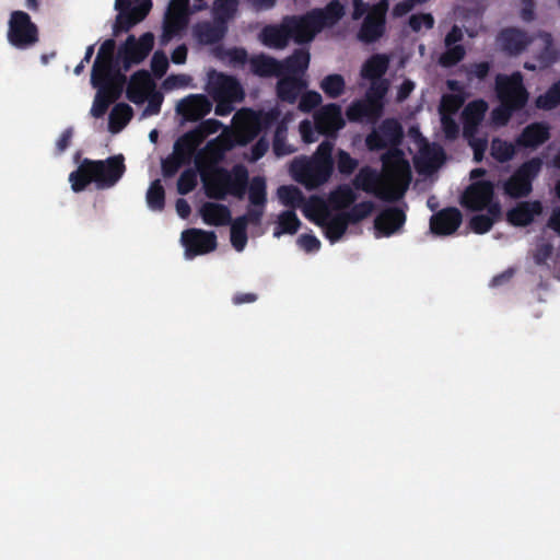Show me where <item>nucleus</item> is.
<instances>
[{
    "mask_svg": "<svg viewBox=\"0 0 560 560\" xmlns=\"http://www.w3.org/2000/svg\"><path fill=\"white\" fill-rule=\"evenodd\" d=\"M116 71H124L122 65L120 62L101 60L97 66V59L95 58L91 73L92 85L96 86L102 81L114 77L116 74Z\"/></svg>",
    "mask_w": 560,
    "mask_h": 560,
    "instance_id": "40",
    "label": "nucleus"
},
{
    "mask_svg": "<svg viewBox=\"0 0 560 560\" xmlns=\"http://www.w3.org/2000/svg\"><path fill=\"white\" fill-rule=\"evenodd\" d=\"M550 138V128L545 122L527 125L515 139V144L522 148L536 149Z\"/></svg>",
    "mask_w": 560,
    "mask_h": 560,
    "instance_id": "26",
    "label": "nucleus"
},
{
    "mask_svg": "<svg viewBox=\"0 0 560 560\" xmlns=\"http://www.w3.org/2000/svg\"><path fill=\"white\" fill-rule=\"evenodd\" d=\"M240 0H215L213 11L215 21L226 23L232 20L238 8Z\"/></svg>",
    "mask_w": 560,
    "mask_h": 560,
    "instance_id": "51",
    "label": "nucleus"
},
{
    "mask_svg": "<svg viewBox=\"0 0 560 560\" xmlns=\"http://www.w3.org/2000/svg\"><path fill=\"white\" fill-rule=\"evenodd\" d=\"M182 243L185 247V256L188 259L211 253L218 246L215 233L200 229L185 230L182 233Z\"/></svg>",
    "mask_w": 560,
    "mask_h": 560,
    "instance_id": "14",
    "label": "nucleus"
},
{
    "mask_svg": "<svg viewBox=\"0 0 560 560\" xmlns=\"http://www.w3.org/2000/svg\"><path fill=\"white\" fill-rule=\"evenodd\" d=\"M322 103V95L316 91L305 92L299 103V108L302 112L310 113Z\"/></svg>",
    "mask_w": 560,
    "mask_h": 560,
    "instance_id": "62",
    "label": "nucleus"
},
{
    "mask_svg": "<svg viewBox=\"0 0 560 560\" xmlns=\"http://www.w3.org/2000/svg\"><path fill=\"white\" fill-rule=\"evenodd\" d=\"M490 150L491 156L500 163L511 161L516 153L515 144L500 138H493Z\"/></svg>",
    "mask_w": 560,
    "mask_h": 560,
    "instance_id": "44",
    "label": "nucleus"
},
{
    "mask_svg": "<svg viewBox=\"0 0 560 560\" xmlns=\"http://www.w3.org/2000/svg\"><path fill=\"white\" fill-rule=\"evenodd\" d=\"M498 42L505 54L517 56L532 44L533 37L521 28L506 27L499 33Z\"/></svg>",
    "mask_w": 560,
    "mask_h": 560,
    "instance_id": "18",
    "label": "nucleus"
},
{
    "mask_svg": "<svg viewBox=\"0 0 560 560\" xmlns=\"http://www.w3.org/2000/svg\"><path fill=\"white\" fill-rule=\"evenodd\" d=\"M314 121L317 132L323 136H335L345 127L341 107L335 103L322 106L314 114Z\"/></svg>",
    "mask_w": 560,
    "mask_h": 560,
    "instance_id": "17",
    "label": "nucleus"
},
{
    "mask_svg": "<svg viewBox=\"0 0 560 560\" xmlns=\"http://www.w3.org/2000/svg\"><path fill=\"white\" fill-rule=\"evenodd\" d=\"M258 38L260 43L272 49H284L291 42L284 16L278 24H268L262 27Z\"/></svg>",
    "mask_w": 560,
    "mask_h": 560,
    "instance_id": "24",
    "label": "nucleus"
},
{
    "mask_svg": "<svg viewBox=\"0 0 560 560\" xmlns=\"http://www.w3.org/2000/svg\"><path fill=\"white\" fill-rule=\"evenodd\" d=\"M384 179L370 166H363L352 180L355 189L374 194L377 198L393 202L400 199L407 190L411 171L401 151L394 150L382 156Z\"/></svg>",
    "mask_w": 560,
    "mask_h": 560,
    "instance_id": "1",
    "label": "nucleus"
},
{
    "mask_svg": "<svg viewBox=\"0 0 560 560\" xmlns=\"http://www.w3.org/2000/svg\"><path fill=\"white\" fill-rule=\"evenodd\" d=\"M332 150L334 143L329 140H324L311 158L330 166V168L334 170Z\"/></svg>",
    "mask_w": 560,
    "mask_h": 560,
    "instance_id": "59",
    "label": "nucleus"
},
{
    "mask_svg": "<svg viewBox=\"0 0 560 560\" xmlns=\"http://www.w3.org/2000/svg\"><path fill=\"white\" fill-rule=\"evenodd\" d=\"M304 214L324 229V234L331 244L341 240L349 226L341 212L331 214L327 203L317 197L312 198L311 206L304 209Z\"/></svg>",
    "mask_w": 560,
    "mask_h": 560,
    "instance_id": "6",
    "label": "nucleus"
},
{
    "mask_svg": "<svg viewBox=\"0 0 560 560\" xmlns=\"http://www.w3.org/2000/svg\"><path fill=\"white\" fill-rule=\"evenodd\" d=\"M495 92L501 104H505L512 109H522L528 101V92L520 72H514L511 75L497 74Z\"/></svg>",
    "mask_w": 560,
    "mask_h": 560,
    "instance_id": "11",
    "label": "nucleus"
},
{
    "mask_svg": "<svg viewBox=\"0 0 560 560\" xmlns=\"http://www.w3.org/2000/svg\"><path fill=\"white\" fill-rule=\"evenodd\" d=\"M154 89L155 84L150 73L147 70H138L130 78L126 95L133 104H142Z\"/></svg>",
    "mask_w": 560,
    "mask_h": 560,
    "instance_id": "23",
    "label": "nucleus"
},
{
    "mask_svg": "<svg viewBox=\"0 0 560 560\" xmlns=\"http://www.w3.org/2000/svg\"><path fill=\"white\" fill-rule=\"evenodd\" d=\"M206 192L210 198L225 199L226 194L242 200L249 194L248 171L244 165L237 164L232 171L224 167H214L209 178L203 177Z\"/></svg>",
    "mask_w": 560,
    "mask_h": 560,
    "instance_id": "4",
    "label": "nucleus"
},
{
    "mask_svg": "<svg viewBox=\"0 0 560 560\" xmlns=\"http://www.w3.org/2000/svg\"><path fill=\"white\" fill-rule=\"evenodd\" d=\"M281 110L275 106L269 110H254L244 108L238 110L234 118L237 119V131L240 133L242 144L253 141L260 132L269 130L272 126L278 125L281 118Z\"/></svg>",
    "mask_w": 560,
    "mask_h": 560,
    "instance_id": "5",
    "label": "nucleus"
},
{
    "mask_svg": "<svg viewBox=\"0 0 560 560\" xmlns=\"http://www.w3.org/2000/svg\"><path fill=\"white\" fill-rule=\"evenodd\" d=\"M288 136V122L285 119H282L278 122L272 141V150L275 155L284 156L294 152V148L287 142Z\"/></svg>",
    "mask_w": 560,
    "mask_h": 560,
    "instance_id": "41",
    "label": "nucleus"
},
{
    "mask_svg": "<svg viewBox=\"0 0 560 560\" xmlns=\"http://www.w3.org/2000/svg\"><path fill=\"white\" fill-rule=\"evenodd\" d=\"M212 109V103L203 94H192L179 102L177 112L185 120L198 121Z\"/></svg>",
    "mask_w": 560,
    "mask_h": 560,
    "instance_id": "19",
    "label": "nucleus"
},
{
    "mask_svg": "<svg viewBox=\"0 0 560 560\" xmlns=\"http://www.w3.org/2000/svg\"><path fill=\"white\" fill-rule=\"evenodd\" d=\"M183 165H186L183 160L177 158L175 154H171L166 159L162 160V174L164 177L171 178L177 174Z\"/></svg>",
    "mask_w": 560,
    "mask_h": 560,
    "instance_id": "60",
    "label": "nucleus"
},
{
    "mask_svg": "<svg viewBox=\"0 0 560 560\" xmlns=\"http://www.w3.org/2000/svg\"><path fill=\"white\" fill-rule=\"evenodd\" d=\"M358 196L349 185H339L328 196V202L334 210H345L350 208Z\"/></svg>",
    "mask_w": 560,
    "mask_h": 560,
    "instance_id": "37",
    "label": "nucleus"
},
{
    "mask_svg": "<svg viewBox=\"0 0 560 560\" xmlns=\"http://www.w3.org/2000/svg\"><path fill=\"white\" fill-rule=\"evenodd\" d=\"M291 40L303 45L314 40L319 33L311 11L304 14L284 15Z\"/></svg>",
    "mask_w": 560,
    "mask_h": 560,
    "instance_id": "15",
    "label": "nucleus"
},
{
    "mask_svg": "<svg viewBox=\"0 0 560 560\" xmlns=\"http://www.w3.org/2000/svg\"><path fill=\"white\" fill-rule=\"evenodd\" d=\"M434 25V19L430 13H417L409 18V26L413 32H419L422 26L430 30Z\"/></svg>",
    "mask_w": 560,
    "mask_h": 560,
    "instance_id": "64",
    "label": "nucleus"
},
{
    "mask_svg": "<svg viewBox=\"0 0 560 560\" xmlns=\"http://www.w3.org/2000/svg\"><path fill=\"white\" fill-rule=\"evenodd\" d=\"M301 226V221L293 210H287L280 213L278 226L273 235L279 237L281 234H295Z\"/></svg>",
    "mask_w": 560,
    "mask_h": 560,
    "instance_id": "42",
    "label": "nucleus"
},
{
    "mask_svg": "<svg viewBox=\"0 0 560 560\" xmlns=\"http://www.w3.org/2000/svg\"><path fill=\"white\" fill-rule=\"evenodd\" d=\"M207 92L213 100L244 97V91L234 77L215 71L209 74Z\"/></svg>",
    "mask_w": 560,
    "mask_h": 560,
    "instance_id": "16",
    "label": "nucleus"
},
{
    "mask_svg": "<svg viewBox=\"0 0 560 560\" xmlns=\"http://www.w3.org/2000/svg\"><path fill=\"white\" fill-rule=\"evenodd\" d=\"M539 37L544 42V48L537 56V59L542 67H549L559 59V51L553 45V38L550 33L541 32Z\"/></svg>",
    "mask_w": 560,
    "mask_h": 560,
    "instance_id": "43",
    "label": "nucleus"
},
{
    "mask_svg": "<svg viewBox=\"0 0 560 560\" xmlns=\"http://www.w3.org/2000/svg\"><path fill=\"white\" fill-rule=\"evenodd\" d=\"M250 71L260 78L282 77V63L276 58L259 54L249 59Z\"/></svg>",
    "mask_w": 560,
    "mask_h": 560,
    "instance_id": "29",
    "label": "nucleus"
},
{
    "mask_svg": "<svg viewBox=\"0 0 560 560\" xmlns=\"http://www.w3.org/2000/svg\"><path fill=\"white\" fill-rule=\"evenodd\" d=\"M541 212L540 201H521L506 212V221L513 226H527Z\"/></svg>",
    "mask_w": 560,
    "mask_h": 560,
    "instance_id": "25",
    "label": "nucleus"
},
{
    "mask_svg": "<svg viewBox=\"0 0 560 560\" xmlns=\"http://www.w3.org/2000/svg\"><path fill=\"white\" fill-rule=\"evenodd\" d=\"M200 143L202 136L198 131H187L175 141L173 154L189 164Z\"/></svg>",
    "mask_w": 560,
    "mask_h": 560,
    "instance_id": "32",
    "label": "nucleus"
},
{
    "mask_svg": "<svg viewBox=\"0 0 560 560\" xmlns=\"http://www.w3.org/2000/svg\"><path fill=\"white\" fill-rule=\"evenodd\" d=\"M462 69L465 71L466 79L471 83L475 79L478 81H485L491 70V63L489 61H480L469 65H463Z\"/></svg>",
    "mask_w": 560,
    "mask_h": 560,
    "instance_id": "54",
    "label": "nucleus"
},
{
    "mask_svg": "<svg viewBox=\"0 0 560 560\" xmlns=\"http://www.w3.org/2000/svg\"><path fill=\"white\" fill-rule=\"evenodd\" d=\"M385 32V16L382 12H370L362 22L358 37L361 42L371 44L380 39Z\"/></svg>",
    "mask_w": 560,
    "mask_h": 560,
    "instance_id": "28",
    "label": "nucleus"
},
{
    "mask_svg": "<svg viewBox=\"0 0 560 560\" xmlns=\"http://www.w3.org/2000/svg\"><path fill=\"white\" fill-rule=\"evenodd\" d=\"M462 220V212L457 208H445L431 217L430 230L438 235H451L459 228Z\"/></svg>",
    "mask_w": 560,
    "mask_h": 560,
    "instance_id": "20",
    "label": "nucleus"
},
{
    "mask_svg": "<svg viewBox=\"0 0 560 560\" xmlns=\"http://www.w3.org/2000/svg\"><path fill=\"white\" fill-rule=\"evenodd\" d=\"M125 172L122 154L105 160L84 159L78 168L70 173L69 182L74 192L83 191L91 183H94L97 189H108L120 180Z\"/></svg>",
    "mask_w": 560,
    "mask_h": 560,
    "instance_id": "2",
    "label": "nucleus"
},
{
    "mask_svg": "<svg viewBox=\"0 0 560 560\" xmlns=\"http://www.w3.org/2000/svg\"><path fill=\"white\" fill-rule=\"evenodd\" d=\"M371 84L365 92V96L368 100L373 102L374 104H380L384 106V98L388 92L389 82L386 79L380 80H371Z\"/></svg>",
    "mask_w": 560,
    "mask_h": 560,
    "instance_id": "53",
    "label": "nucleus"
},
{
    "mask_svg": "<svg viewBox=\"0 0 560 560\" xmlns=\"http://www.w3.org/2000/svg\"><path fill=\"white\" fill-rule=\"evenodd\" d=\"M406 222L404 210L388 207L382 210L374 220V228L378 235L390 236L399 231Z\"/></svg>",
    "mask_w": 560,
    "mask_h": 560,
    "instance_id": "21",
    "label": "nucleus"
},
{
    "mask_svg": "<svg viewBox=\"0 0 560 560\" xmlns=\"http://www.w3.org/2000/svg\"><path fill=\"white\" fill-rule=\"evenodd\" d=\"M320 89L330 98H338L345 93L346 81L341 74L326 75L320 82Z\"/></svg>",
    "mask_w": 560,
    "mask_h": 560,
    "instance_id": "46",
    "label": "nucleus"
},
{
    "mask_svg": "<svg viewBox=\"0 0 560 560\" xmlns=\"http://www.w3.org/2000/svg\"><path fill=\"white\" fill-rule=\"evenodd\" d=\"M383 114V105L374 104L366 97L353 101L346 110V116L351 122H375Z\"/></svg>",
    "mask_w": 560,
    "mask_h": 560,
    "instance_id": "22",
    "label": "nucleus"
},
{
    "mask_svg": "<svg viewBox=\"0 0 560 560\" xmlns=\"http://www.w3.org/2000/svg\"><path fill=\"white\" fill-rule=\"evenodd\" d=\"M188 22V14L166 11L163 20L161 43L167 44L175 36L179 35L187 27Z\"/></svg>",
    "mask_w": 560,
    "mask_h": 560,
    "instance_id": "33",
    "label": "nucleus"
},
{
    "mask_svg": "<svg viewBox=\"0 0 560 560\" xmlns=\"http://www.w3.org/2000/svg\"><path fill=\"white\" fill-rule=\"evenodd\" d=\"M200 215L206 224L213 226L228 225L232 220L229 207L217 202H205Z\"/></svg>",
    "mask_w": 560,
    "mask_h": 560,
    "instance_id": "31",
    "label": "nucleus"
},
{
    "mask_svg": "<svg viewBox=\"0 0 560 560\" xmlns=\"http://www.w3.org/2000/svg\"><path fill=\"white\" fill-rule=\"evenodd\" d=\"M488 110V104L485 100H475L466 105L463 110V120L476 121L481 124Z\"/></svg>",
    "mask_w": 560,
    "mask_h": 560,
    "instance_id": "52",
    "label": "nucleus"
},
{
    "mask_svg": "<svg viewBox=\"0 0 560 560\" xmlns=\"http://www.w3.org/2000/svg\"><path fill=\"white\" fill-rule=\"evenodd\" d=\"M359 162L352 158L347 151L339 150L337 153V168L342 175L352 174L358 167Z\"/></svg>",
    "mask_w": 560,
    "mask_h": 560,
    "instance_id": "58",
    "label": "nucleus"
},
{
    "mask_svg": "<svg viewBox=\"0 0 560 560\" xmlns=\"http://www.w3.org/2000/svg\"><path fill=\"white\" fill-rule=\"evenodd\" d=\"M112 103L114 102L109 97L97 91L91 108V115L95 118L103 117Z\"/></svg>",
    "mask_w": 560,
    "mask_h": 560,
    "instance_id": "63",
    "label": "nucleus"
},
{
    "mask_svg": "<svg viewBox=\"0 0 560 560\" xmlns=\"http://www.w3.org/2000/svg\"><path fill=\"white\" fill-rule=\"evenodd\" d=\"M494 184L490 180H476L471 183L462 196V205L471 211H482L494 217H501L502 209L498 200H494Z\"/></svg>",
    "mask_w": 560,
    "mask_h": 560,
    "instance_id": "8",
    "label": "nucleus"
},
{
    "mask_svg": "<svg viewBox=\"0 0 560 560\" xmlns=\"http://www.w3.org/2000/svg\"><path fill=\"white\" fill-rule=\"evenodd\" d=\"M153 46L154 35L151 32L142 34L138 39L135 35H129L118 48L122 70L128 71L132 65L141 63L152 51Z\"/></svg>",
    "mask_w": 560,
    "mask_h": 560,
    "instance_id": "13",
    "label": "nucleus"
},
{
    "mask_svg": "<svg viewBox=\"0 0 560 560\" xmlns=\"http://www.w3.org/2000/svg\"><path fill=\"white\" fill-rule=\"evenodd\" d=\"M319 33L325 27H331L337 24L345 15V5L339 0H331L324 8L310 10Z\"/></svg>",
    "mask_w": 560,
    "mask_h": 560,
    "instance_id": "27",
    "label": "nucleus"
},
{
    "mask_svg": "<svg viewBox=\"0 0 560 560\" xmlns=\"http://www.w3.org/2000/svg\"><path fill=\"white\" fill-rule=\"evenodd\" d=\"M8 26V42L16 49H28L39 40L37 25L24 11L11 12Z\"/></svg>",
    "mask_w": 560,
    "mask_h": 560,
    "instance_id": "10",
    "label": "nucleus"
},
{
    "mask_svg": "<svg viewBox=\"0 0 560 560\" xmlns=\"http://www.w3.org/2000/svg\"><path fill=\"white\" fill-rule=\"evenodd\" d=\"M334 170L311 156L295 158L290 165L292 177L307 190H313L326 184Z\"/></svg>",
    "mask_w": 560,
    "mask_h": 560,
    "instance_id": "7",
    "label": "nucleus"
},
{
    "mask_svg": "<svg viewBox=\"0 0 560 560\" xmlns=\"http://www.w3.org/2000/svg\"><path fill=\"white\" fill-rule=\"evenodd\" d=\"M378 131L389 145H396L401 141V125L394 118H387L378 126Z\"/></svg>",
    "mask_w": 560,
    "mask_h": 560,
    "instance_id": "48",
    "label": "nucleus"
},
{
    "mask_svg": "<svg viewBox=\"0 0 560 560\" xmlns=\"http://www.w3.org/2000/svg\"><path fill=\"white\" fill-rule=\"evenodd\" d=\"M374 208V203L366 200L359 203H353L348 211H341V213L349 224H357L370 217Z\"/></svg>",
    "mask_w": 560,
    "mask_h": 560,
    "instance_id": "47",
    "label": "nucleus"
},
{
    "mask_svg": "<svg viewBox=\"0 0 560 560\" xmlns=\"http://www.w3.org/2000/svg\"><path fill=\"white\" fill-rule=\"evenodd\" d=\"M499 218L500 217H494L489 213L476 214L471 217L469 221V226L476 234H485L492 229L495 220H498Z\"/></svg>",
    "mask_w": 560,
    "mask_h": 560,
    "instance_id": "56",
    "label": "nucleus"
},
{
    "mask_svg": "<svg viewBox=\"0 0 560 560\" xmlns=\"http://www.w3.org/2000/svg\"><path fill=\"white\" fill-rule=\"evenodd\" d=\"M267 203V185L262 176H254L249 186V206L245 214L231 220V243L241 252L247 243V225L260 223Z\"/></svg>",
    "mask_w": 560,
    "mask_h": 560,
    "instance_id": "3",
    "label": "nucleus"
},
{
    "mask_svg": "<svg viewBox=\"0 0 560 560\" xmlns=\"http://www.w3.org/2000/svg\"><path fill=\"white\" fill-rule=\"evenodd\" d=\"M195 36L201 44L212 45L223 39L226 33V23L215 21L214 24L210 22L198 23L195 26Z\"/></svg>",
    "mask_w": 560,
    "mask_h": 560,
    "instance_id": "34",
    "label": "nucleus"
},
{
    "mask_svg": "<svg viewBox=\"0 0 560 560\" xmlns=\"http://www.w3.org/2000/svg\"><path fill=\"white\" fill-rule=\"evenodd\" d=\"M147 203L152 211H163L165 208V189L160 179L153 180L147 191Z\"/></svg>",
    "mask_w": 560,
    "mask_h": 560,
    "instance_id": "45",
    "label": "nucleus"
},
{
    "mask_svg": "<svg viewBox=\"0 0 560 560\" xmlns=\"http://www.w3.org/2000/svg\"><path fill=\"white\" fill-rule=\"evenodd\" d=\"M152 9L151 0L133 3L131 0H115L117 15L113 25V35L118 36L130 31L136 24L143 21Z\"/></svg>",
    "mask_w": 560,
    "mask_h": 560,
    "instance_id": "12",
    "label": "nucleus"
},
{
    "mask_svg": "<svg viewBox=\"0 0 560 560\" xmlns=\"http://www.w3.org/2000/svg\"><path fill=\"white\" fill-rule=\"evenodd\" d=\"M560 105V80L536 98V106L544 110H551Z\"/></svg>",
    "mask_w": 560,
    "mask_h": 560,
    "instance_id": "49",
    "label": "nucleus"
},
{
    "mask_svg": "<svg viewBox=\"0 0 560 560\" xmlns=\"http://www.w3.org/2000/svg\"><path fill=\"white\" fill-rule=\"evenodd\" d=\"M278 198L285 207L296 208L304 201L302 191L293 185H283L278 188Z\"/></svg>",
    "mask_w": 560,
    "mask_h": 560,
    "instance_id": "50",
    "label": "nucleus"
},
{
    "mask_svg": "<svg viewBox=\"0 0 560 560\" xmlns=\"http://www.w3.org/2000/svg\"><path fill=\"white\" fill-rule=\"evenodd\" d=\"M446 50L440 56L439 62L444 68H451L460 62L466 55L463 45L446 46Z\"/></svg>",
    "mask_w": 560,
    "mask_h": 560,
    "instance_id": "55",
    "label": "nucleus"
},
{
    "mask_svg": "<svg viewBox=\"0 0 560 560\" xmlns=\"http://www.w3.org/2000/svg\"><path fill=\"white\" fill-rule=\"evenodd\" d=\"M311 55L307 49H295L292 55L287 57L282 63V75L284 74H303L310 65Z\"/></svg>",
    "mask_w": 560,
    "mask_h": 560,
    "instance_id": "36",
    "label": "nucleus"
},
{
    "mask_svg": "<svg viewBox=\"0 0 560 560\" xmlns=\"http://www.w3.org/2000/svg\"><path fill=\"white\" fill-rule=\"evenodd\" d=\"M277 82V96L282 102L294 104L304 88V83L301 79L292 75L284 74L279 77Z\"/></svg>",
    "mask_w": 560,
    "mask_h": 560,
    "instance_id": "35",
    "label": "nucleus"
},
{
    "mask_svg": "<svg viewBox=\"0 0 560 560\" xmlns=\"http://www.w3.org/2000/svg\"><path fill=\"white\" fill-rule=\"evenodd\" d=\"M197 186V173L192 168L185 170L178 177L177 191L187 195Z\"/></svg>",
    "mask_w": 560,
    "mask_h": 560,
    "instance_id": "57",
    "label": "nucleus"
},
{
    "mask_svg": "<svg viewBox=\"0 0 560 560\" xmlns=\"http://www.w3.org/2000/svg\"><path fill=\"white\" fill-rule=\"evenodd\" d=\"M390 58L386 54H374L361 67L360 75L364 80H380L387 72Z\"/></svg>",
    "mask_w": 560,
    "mask_h": 560,
    "instance_id": "30",
    "label": "nucleus"
},
{
    "mask_svg": "<svg viewBox=\"0 0 560 560\" xmlns=\"http://www.w3.org/2000/svg\"><path fill=\"white\" fill-rule=\"evenodd\" d=\"M167 69L168 59L166 55L161 50L155 51L151 59V70L153 74L158 79H161L166 73Z\"/></svg>",
    "mask_w": 560,
    "mask_h": 560,
    "instance_id": "61",
    "label": "nucleus"
},
{
    "mask_svg": "<svg viewBox=\"0 0 560 560\" xmlns=\"http://www.w3.org/2000/svg\"><path fill=\"white\" fill-rule=\"evenodd\" d=\"M124 72L125 71H116L114 77L102 81L95 88L113 102L117 101L121 96L127 83V77Z\"/></svg>",
    "mask_w": 560,
    "mask_h": 560,
    "instance_id": "38",
    "label": "nucleus"
},
{
    "mask_svg": "<svg viewBox=\"0 0 560 560\" xmlns=\"http://www.w3.org/2000/svg\"><path fill=\"white\" fill-rule=\"evenodd\" d=\"M542 166L540 158H533L521 164L514 173L503 182V192L513 199L527 197L533 190V180Z\"/></svg>",
    "mask_w": 560,
    "mask_h": 560,
    "instance_id": "9",
    "label": "nucleus"
},
{
    "mask_svg": "<svg viewBox=\"0 0 560 560\" xmlns=\"http://www.w3.org/2000/svg\"><path fill=\"white\" fill-rule=\"evenodd\" d=\"M133 116V109L126 103L116 104L108 119V127L113 133L119 132L131 120Z\"/></svg>",
    "mask_w": 560,
    "mask_h": 560,
    "instance_id": "39",
    "label": "nucleus"
}]
</instances>
